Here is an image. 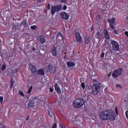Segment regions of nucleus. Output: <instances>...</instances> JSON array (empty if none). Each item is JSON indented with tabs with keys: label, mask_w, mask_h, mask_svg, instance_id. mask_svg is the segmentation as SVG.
Segmentation results:
<instances>
[{
	"label": "nucleus",
	"mask_w": 128,
	"mask_h": 128,
	"mask_svg": "<svg viewBox=\"0 0 128 128\" xmlns=\"http://www.w3.org/2000/svg\"><path fill=\"white\" fill-rule=\"evenodd\" d=\"M115 112H116V114L118 115V108H115Z\"/></svg>",
	"instance_id": "31"
},
{
	"label": "nucleus",
	"mask_w": 128,
	"mask_h": 128,
	"mask_svg": "<svg viewBox=\"0 0 128 128\" xmlns=\"http://www.w3.org/2000/svg\"><path fill=\"white\" fill-rule=\"evenodd\" d=\"M110 28H111V30H114L116 29L114 28V24H110Z\"/></svg>",
	"instance_id": "21"
},
{
	"label": "nucleus",
	"mask_w": 128,
	"mask_h": 128,
	"mask_svg": "<svg viewBox=\"0 0 128 128\" xmlns=\"http://www.w3.org/2000/svg\"><path fill=\"white\" fill-rule=\"evenodd\" d=\"M66 8H68V7L64 5L63 7V10H66Z\"/></svg>",
	"instance_id": "33"
},
{
	"label": "nucleus",
	"mask_w": 128,
	"mask_h": 128,
	"mask_svg": "<svg viewBox=\"0 0 128 128\" xmlns=\"http://www.w3.org/2000/svg\"><path fill=\"white\" fill-rule=\"evenodd\" d=\"M48 114H49V116H50V111H48Z\"/></svg>",
	"instance_id": "46"
},
{
	"label": "nucleus",
	"mask_w": 128,
	"mask_h": 128,
	"mask_svg": "<svg viewBox=\"0 0 128 128\" xmlns=\"http://www.w3.org/2000/svg\"><path fill=\"white\" fill-rule=\"evenodd\" d=\"M12 72L14 74H16V72H18V70L16 69L15 70H13Z\"/></svg>",
	"instance_id": "34"
},
{
	"label": "nucleus",
	"mask_w": 128,
	"mask_h": 128,
	"mask_svg": "<svg viewBox=\"0 0 128 128\" xmlns=\"http://www.w3.org/2000/svg\"><path fill=\"white\" fill-rule=\"evenodd\" d=\"M104 37L106 38V40H110V35H108V33L106 30H104Z\"/></svg>",
	"instance_id": "15"
},
{
	"label": "nucleus",
	"mask_w": 128,
	"mask_h": 128,
	"mask_svg": "<svg viewBox=\"0 0 128 128\" xmlns=\"http://www.w3.org/2000/svg\"><path fill=\"white\" fill-rule=\"evenodd\" d=\"M85 42L87 44H90V37L88 36L86 37Z\"/></svg>",
	"instance_id": "19"
},
{
	"label": "nucleus",
	"mask_w": 128,
	"mask_h": 128,
	"mask_svg": "<svg viewBox=\"0 0 128 128\" xmlns=\"http://www.w3.org/2000/svg\"><path fill=\"white\" fill-rule=\"evenodd\" d=\"M58 36H61L62 40H64V36L62 35V32H58Z\"/></svg>",
	"instance_id": "20"
},
{
	"label": "nucleus",
	"mask_w": 128,
	"mask_h": 128,
	"mask_svg": "<svg viewBox=\"0 0 128 128\" xmlns=\"http://www.w3.org/2000/svg\"><path fill=\"white\" fill-rule=\"evenodd\" d=\"M31 28H32V30H36V26H31Z\"/></svg>",
	"instance_id": "29"
},
{
	"label": "nucleus",
	"mask_w": 128,
	"mask_h": 128,
	"mask_svg": "<svg viewBox=\"0 0 128 128\" xmlns=\"http://www.w3.org/2000/svg\"><path fill=\"white\" fill-rule=\"evenodd\" d=\"M81 86H82V89L84 90V88H86V86L84 85V83L82 82L81 84Z\"/></svg>",
	"instance_id": "26"
},
{
	"label": "nucleus",
	"mask_w": 128,
	"mask_h": 128,
	"mask_svg": "<svg viewBox=\"0 0 128 128\" xmlns=\"http://www.w3.org/2000/svg\"><path fill=\"white\" fill-rule=\"evenodd\" d=\"M53 38H54V37H53Z\"/></svg>",
	"instance_id": "49"
},
{
	"label": "nucleus",
	"mask_w": 128,
	"mask_h": 128,
	"mask_svg": "<svg viewBox=\"0 0 128 128\" xmlns=\"http://www.w3.org/2000/svg\"><path fill=\"white\" fill-rule=\"evenodd\" d=\"M94 26H92L91 28V32H92L94 30Z\"/></svg>",
	"instance_id": "40"
},
{
	"label": "nucleus",
	"mask_w": 128,
	"mask_h": 128,
	"mask_svg": "<svg viewBox=\"0 0 128 128\" xmlns=\"http://www.w3.org/2000/svg\"><path fill=\"white\" fill-rule=\"evenodd\" d=\"M6 65L4 64L2 66V72H4V70H6Z\"/></svg>",
	"instance_id": "24"
},
{
	"label": "nucleus",
	"mask_w": 128,
	"mask_h": 128,
	"mask_svg": "<svg viewBox=\"0 0 128 128\" xmlns=\"http://www.w3.org/2000/svg\"><path fill=\"white\" fill-rule=\"evenodd\" d=\"M100 118L102 120H116V113L112 110L102 111L100 113Z\"/></svg>",
	"instance_id": "1"
},
{
	"label": "nucleus",
	"mask_w": 128,
	"mask_h": 128,
	"mask_svg": "<svg viewBox=\"0 0 128 128\" xmlns=\"http://www.w3.org/2000/svg\"><path fill=\"white\" fill-rule=\"evenodd\" d=\"M62 7L61 5H58L56 6H53L52 7L51 10V14L54 16L56 14V12H60L62 10Z\"/></svg>",
	"instance_id": "3"
},
{
	"label": "nucleus",
	"mask_w": 128,
	"mask_h": 128,
	"mask_svg": "<svg viewBox=\"0 0 128 128\" xmlns=\"http://www.w3.org/2000/svg\"><path fill=\"white\" fill-rule=\"evenodd\" d=\"M116 88H122V86L120 84H116Z\"/></svg>",
	"instance_id": "30"
},
{
	"label": "nucleus",
	"mask_w": 128,
	"mask_h": 128,
	"mask_svg": "<svg viewBox=\"0 0 128 128\" xmlns=\"http://www.w3.org/2000/svg\"><path fill=\"white\" fill-rule=\"evenodd\" d=\"M55 88V90L58 92V94H60L62 92V91L60 90V86H58V84H56L54 86Z\"/></svg>",
	"instance_id": "13"
},
{
	"label": "nucleus",
	"mask_w": 128,
	"mask_h": 128,
	"mask_svg": "<svg viewBox=\"0 0 128 128\" xmlns=\"http://www.w3.org/2000/svg\"><path fill=\"white\" fill-rule=\"evenodd\" d=\"M108 22H110V24H116V18H112L108 19Z\"/></svg>",
	"instance_id": "14"
},
{
	"label": "nucleus",
	"mask_w": 128,
	"mask_h": 128,
	"mask_svg": "<svg viewBox=\"0 0 128 128\" xmlns=\"http://www.w3.org/2000/svg\"><path fill=\"white\" fill-rule=\"evenodd\" d=\"M3 100H4V97L0 96V102L1 104H2Z\"/></svg>",
	"instance_id": "27"
},
{
	"label": "nucleus",
	"mask_w": 128,
	"mask_h": 128,
	"mask_svg": "<svg viewBox=\"0 0 128 128\" xmlns=\"http://www.w3.org/2000/svg\"><path fill=\"white\" fill-rule=\"evenodd\" d=\"M61 1L63 4H66V0H61Z\"/></svg>",
	"instance_id": "35"
},
{
	"label": "nucleus",
	"mask_w": 128,
	"mask_h": 128,
	"mask_svg": "<svg viewBox=\"0 0 128 128\" xmlns=\"http://www.w3.org/2000/svg\"><path fill=\"white\" fill-rule=\"evenodd\" d=\"M104 52L102 53L101 55V58H104Z\"/></svg>",
	"instance_id": "38"
},
{
	"label": "nucleus",
	"mask_w": 128,
	"mask_h": 128,
	"mask_svg": "<svg viewBox=\"0 0 128 128\" xmlns=\"http://www.w3.org/2000/svg\"><path fill=\"white\" fill-rule=\"evenodd\" d=\"M30 120V116H28L26 119V120Z\"/></svg>",
	"instance_id": "41"
},
{
	"label": "nucleus",
	"mask_w": 128,
	"mask_h": 128,
	"mask_svg": "<svg viewBox=\"0 0 128 128\" xmlns=\"http://www.w3.org/2000/svg\"><path fill=\"white\" fill-rule=\"evenodd\" d=\"M18 94L20 96H24V92H22V91H20Z\"/></svg>",
	"instance_id": "25"
},
{
	"label": "nucleus",
	"mask_w": 128,
	"mask_h": 128,
	"mask_svg": "<svg viewBox=\"0 0 128 128\" xmlns=\"http://www.w3.org/2000/svg\"><path fill=\"white\" fill-rule=\"evenodd\" d=\"M84 100L82 98H77L73 102L72 106L75 108H80L84 104Z\"/></svg>",
	"instance_id": "2"
},
{
	"label": "nucleus",
	"mask_w": 128,
	"mask_h": 128,
	"mask_svg": "<svg viewBox=\"0 0 128 128\" xmlns=\"http://www.w3.org/2000/svg\"><path fill=\"white\" fill-rule=\"evenodd\" d=\"M122 68L117 69L112 72V76L113 78H118V76H120L122 74Z\"/></svg>",
	"instance_id": "5"
},
{
	"label": "nucleus",
	"mask_w": 128,
	"mask_h": 128,
	"mask_svg": "<svg viewBox=\"0 0 128 128\" xmlns=\"http://www.w3.org/2000/svg\"><path fill=\"white\" fill-rule=\"evenodd\" d=\"M113 32H114V34H118V30H116V29L114 30Z\"/></svg>",
	"instance_id": "32"
},
{
	"label": "nucleus",
	"mask_w": 128,
	"mask_h": 128,
	"mask_svg": "<svg viewBox=\"0 0 128 128\" xmlns=\"http://www.w3.org/2000/svg\"><path fill=\"white\" fill-rule=\"evenodd\" d=\"M60 127H61L62 128H64V126H60Z\"/></svg>",
	"instance_id": "44"
},
{
	"label": "nucleus",
	"mask_w": 128,
	"mask_h": 128,
	"mask_svg": "<svg viewBox=\"0 0 128 128\" xmlns=\"http://www.w3.org/2000/svg\"><path fill=\"white\" fill-rule=\"evenodd\" d=\"M32 86H30L29 90H28V94H30L32 92Z\"/></svg>",
	"instance_id": "22"
},
{
	"label": "nucleus",
	"mask_w": 128,
	"mask_h": 128,
	"mask_svg": "<svg viewBox=\"0 0 128 128\" xmlns=\"http://www.w3.org/2000/svg\"><path fill=\"white\" fill-rule=\"evenodd\" d=\"M126 22H128V16L126 17Z\"/></svg>",
	"instance_id": "42"
},
{
	"label": "nucleus",
	"mask_w": 128,
	"mask_h": 128,
	"mask_svg": "<svg viewBox=\"0 0 128 128\" xmlns=\"http://www.w3.org/2000/svg\"><path fill=\"white\" fill-rule=\"evenodd\" d=\"M28 106L29 108H34V110H36V104H34V101H30L28 104Z\"/></svg>",
	"instance_id": "11"
},
{
	"label": "nucleus",
	"mask_w": 128,
	"mask_h": 128,
	"mask_svg": "<svg viewBox=\"0 0 128 128\" xmlns=\"http://www.w3.org/2000/svg\"><path fill=\"white\" fill-rule=\"evenodd\" d=\"M51 52L54 56H58V50H56V47H54L52 50Z\"/></svg>",
	"instance_id": "10"
},
{
	"label": "nucleus",
	"mask_w": 128,
	"mask_h": 128,
	"mask_svg": "<svg viewBox=\"0 0 128 128\" xmlns=\"http://www.w3.org/2000/svg\"><path fill=\"white\" fill-rule=\"evenodd\" d=\"M60 16L63 20H68L70 16H68V14L66 12H62L60 14Z\"/></svg>",
	"instance_id": "8"
},
{
	"label": "nucleus",
	"mask_w": 128,
	"mask_h": 128,
	"mask_svg": "<svg viewBox=\"0 0 128 128\" xmlns=\"http://www.w3.org/2000/svg\"><path fill=\"white\" fill-rule=\"evenodd\" d=\"M38 74H40L41 76H44V70L43 69H40L38 71Z\"/></svg>",
	"instance_id": "18"
},
{
	"label": "nucleus",
	"mask_w": 128,
	"mask_h": 128,
	"mask_svg": "<svg viewBox=\"0 0 128 128\" xmlns=\"http://www.w3.org/2000/svg\"><path fill=\"white\" fill-rule=\"evenodd\" d=\"M52 128H56V124H54V125L52 126Z\"/></svg>",
	"instance_id": "36"
},
{
	"label": "nucleus",
	"mask_w": 128,
	"mask_h": 128,
	"mask_svg": "<svg viewBox=\"0 0 128 128\" xmlns=\"http://www.w3.org/2000/svg\"><path fill=\"white\" fill-rule=\"evenodd\" d=\"M66 64L68 68H72V66H74L75 65L74 62H67Z\"/></svg>",
	"instance_id": "17"
},
{
	"label": "nucleus",
	"mask_w": 128,
	"mask_h": 128,
	"mask_svg": "<svg viewBox=\"0 0 128 128\" xmlns=\"http://www.w3.org/2000/svg\"><path fill=\"white\" fill-rule=\"evenodd\" d=\"M50 92H54V88H50Z\"/></svg>",
	"instance_id": "37"
},
{
	"label": "nucleus",
	"mask_w": 128,
	"mask_h": 128,
	"mask_svg": "<svg viewBox=\"0 0 128 128\" xmlns=\"http://www.w3.org/2000/svg\"><path fill=\"white\" fill-rule=\"evenodd\" d=\"M48 68L50 72H52V66H48Z\"/></svg>",
	"instance_id": "28"
},
{
	"label": "nucleus",
	"mask_w": 128,
	"mask_h": 128,
	"mask_svg": "<svg viewBox=\"0 0 128 128\" xmlns=\"http://www.w3.org/2000/svg\"><path fill=\"white\" fill-rule=\"evenodd\" d=\"M96 36L97 38H98V40H102V34H100V32H98L96 34Z\"/></svg>",
	"instance_id": "16"
},
{
	"label": "nucleus",
	"mask_w": 128,
	"mask_h": 128,
	"mask_svg": "<svg viewBox=\"0 0 128 128\" xmlns=\"http://www.w3.org/2000/svg\"><path fill=\"white\" fill-rule=\"evenodd\" d=\"M22 24H24V26H28V22H26V20H25L22 22Z\"/></svg>",
	"instance_id": "23"
},
{
	"label": "nucleus",
	"mask_w": 128,
	"mask_h": 128,
	"mask_svg": "<svg viewBox=\"0 0 128 128\" xmlns=\"http://www.w3.org/2000/svg\"><path fill=\"white\" fill-rule=\"evenodd\" d=\"M39 38H40V42L42 44H44V42H46V38H44V36L42 35L40 36L39 37Z\"/></svg>",
	"instance_id": "12"
},
{
	"label": "nucleus",
	"mask_w": 128,
	"mask_h": 128,
	"mask_svg": "<svg viewBox=\"0 0 128 128\" xmlns=\"http://www.w3.org/2000/svg\"><path fill=\"white\" fill-rule=\"evenodd\" d=\"M29 68L31 70L32 74H36V68L34 66L30 64L29 65Z\"/></svg>",
	"instance_id": "9"
},
{
	"label": "nucleus",
	"mask_w": 128,
	"mask_h": 128,
	"mask_svg": "<svg viewBox=\"0 0 128 128\" xmlns=\"http://www.w3.org/2000/svg\"><path fill=\"white\" fill-rule=\"evenodd\" d=\"M112 48L114 50L118 52L120 50V46L116 42L113 40L112 42Z\"/></svg>",
	"instance_id": "6"
},
{
	"label": "nucleus",
	"mask_w": 128,
	"mask_h": 128,
	"mask_svg": "<svg viewBox=\"0 0 128 128\" xmlns=\"http://www.w3.org/2000/svg\"><path fill=\"white\" fill-rule=\"evenodd\" d=\"M75 36L78 42H79L80 44L82 42V36H80V32H76L75 34Z\"/></svg>",
	"instance_id": "7"
},
{
	"label": "nucleus",
	"mask_w": 128,
	"mask_h": 128,
	"mask_svg": "<svg viewBox=\"0 0 128 128\" xmlns=\"http://www.w3.org/2000/svg\"><path fill=\"white\" fill-rule=\"evenodd\" d=\"M0 128H2V123H0Z\"/></svg>",
	"instance_id": "43"
},
{
	"label": "nucleus",
	"mask_w": 128,
	"mask_h": 128,
	"mask_svg": "<svg viewBox=\"0 0 128 128\" xmlns=\"http://www.w3.org/2000/svg\"><path fill=\"white\" fill-rule=\"evenodd\" d=\"M48 6H49V8H50V4H48Z\"/></svg>",
	"instance_id": "47"
},
{
	"label": "nucleus",
	"mask_w": 128,
	"mask_h": 128,
	"mask_svg": "<svg viewBox=\"0 0 128 128\" xmlns=\"http://www.w3.org/2000/svg\"><path fill=\"white\" fill-rule=\"evenodd\" d=\"M100 90V84H93L92 92L96 96L98 94Z\"/></svg>",
	"instance_id": "4"
},
{
	"label": "nucleus",
	"mask_w": 128,
	"mask_h": 128,
	"mask_svg": "<svg viewBox=\"0 0 128 128\" xmlns=\"http://www.w3.org/2000/svg\"><path fill=\"white\" fill-rule=\"evenodd\" d=\"M124 34L126 36H128V32H126Z\"/></svg>",
	"instance_id": "39"
},
{
	"label": "nucleus",
	"mask_w": 128,
	"mask_h": 128,
	"mask_svg": "<svg viewBox=\"0 0 128 128\" xmlns=\"http://www.w3.org/2000/svg\"><path fill=\"white\" fill-rule=\"evenodd\" d=\"M42 0H38V2H41Z\"/></svg>",
	"instance_id": "45"
},
{
	"label": "nucleus",
	"mask_w": 128,
	"mask_h": 128,
	"mask_svg": "<svg viewBox=\"0 0 128 128\" xmlns=\"http://www.w3.org/2000/svg\"><path fill=\"white\" fill-rule=\"evenodd\" d=\"M11 88H12V83Z\"/></svg>",
	"instance_id": "48"
}]
</instances>
